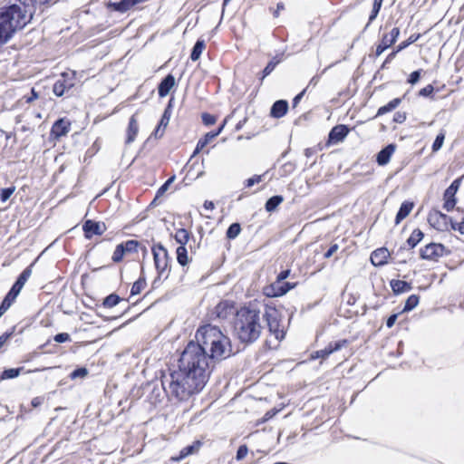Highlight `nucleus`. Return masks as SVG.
<instances>
[{
    "label": "nucleus",
    "instance_id": "f257e3e1",
    "mask_svg": "<svg viewBox=\"0 0 464 464\" xmlns=\"http://www.w3.org/2000/svg\"><path fill=\"white\" fill-rule=\"evenodd\" d=\"M210 362L208 352L190 341L180 354L178 370L161 378L167 395L183 401L201 392L210 374Z\"/></svg>",
    "mask_w": 464,
    "mask_h": 464
},
{
    "label": "nucleus",
    "instance_id": "f03ea898",
    "mask_svg": "<svg viewBox=\"0 0 464 464\" xmlns=\"http://www.w3.org/2000/svg\"><path fill=\"white\" fill-rule=\"evenodd\" d=\"M195 339V343L208 352V356L213 362L228 358L233 353L230 339L215 325L200 326L196 332Z\"/></svg>",
    "mask_w": 464,
    "mask_h": 464
},
{
    "label": "nucleus",
    "instance_id": "7ed1b4c3",
    "mask_svg": "<svg viewBox=\"0 0 464 464\" xmlns=\"http://www.w3.org/2000/svg\"><path fill=\"white\" fill-rule=\"evenodd\" d=\"M33 17V8L23 2L0 7V45L6 44Z\"/></svg>",
    "mask_w": 464,
    "mask_h": 464
},
{
    "label": "nucleus",
    "instance_id": "20e7f679",
    "mask_svg": "<svg viewBox=\"0 0 464 464\" xmlns=\"http://www.w3.org/2000/svg\"><path fill=\"white\" fill-rule=\"evenodd\" d=\"M261 312L253 305L241 307L236 314L234 332L246 344L255 343L261 334Z\"/></svg>",
    "mask_w": 464,
    "mask_h": 464
},
{
    "label": "nucleus",
    "instance_id": "39448f33",
    "mask_svg": "<svg viewBox=\"0 0 464 464\" xmlns=\"http://www.w3.org/2000/svg\"><path fill=\"white\" fill-rule=\"evenodd\" d=\"M262 316L266 322L270 334H273L276 340H283L285 338V331L284 326L281 324V313L275 307L266 305Z\"/></svg>",
    "mask_w": 464,
    "mask_h": 464
},
{
    "label": "nucleus",
    "instance_id": "423d86ee",
    "mask_svg": "<svg viewBox=\"0 0 464 464\" xmlns=\"http://www.w3.org/2000/svg\"><path fill=\"white\" fill-rule=\"evenodd\" d=\"M289 269L281 271L278 274L276 280L264 288V294L268 297H277L285 295L290 289L294 288L295 285V284L285 282V280L289 276Z\"/></svg>",
    "mask_w": 464,
    "mask_h": 464
},
{
    "label": "nucleus",
    "instance_id": "0eeeda50",
    "mask_svg": "<svg viewBox=\"0 0 464 464\" xmlns=\"http://www.w3.org/2000/svg\"><path fill=\"white\" fill-rule=\"evenodd\" d=\"M429 223L439 231H448L452 229L454 221L448 215L439 210H433L429 214Z\"/></svg>",
    "mask_w": 464,
    "mask_h": 464
},
{
    "label": "nucleus",
    "instance_id": "6e6552de",
    "mask_svg": "<svg viewBox=\"0 0 464 464\" xmlns=\"http://www.w3.org/2000/svg\"><path fill=\"white\" fill-rule=\"evenodd\" d=\"M152 254L156 269L160 276H161L169 265V254L168 250L160 243L152 246Z\"/></svg>",
    "mask_w": 464,
    "mask_h": 464
},
{
    "label": "nucleus",
    "instance_id": "1a4fd4ad",
    "mask_svg": "<svg viewBox=\"0 0 464 464\" xmlns=\"http://www.w3.org/2000/svg\"><path fill=\"white\" fill-rule=\"evenodd\" d=\"M74 86V78L69 77V73H62L53 86V92L57 97L67 93Z\"/></svg>",
    "mask_w": 464,
    "mask_h": 464
},
{
    "label": "nucleus",
    "instance_id": "9d476101",
    "mask_svg": "<svg viewBox=\"0 0 464 464\" xmlns=\"http://www.w3.org/2000/svg\"><path fill=\"white\" fill-rule=\"evenodd\" d=\"M82 229L84 237L87 239H91L94 235H102L106 230V226L104 223L88 219L83 223Z\"/></svg>",
    "mask_w": 464,
    "mask_h": 464
},
{
    "label": "nucleus",
    "instance_id": "9b49d317",
    "mask_svg": "<svg viewBox=\"0 0 464 464\" xmlns=\"http://www.w3.org/2000/svg\"><path fill=\"white\" fill-rule=\"evenodd\" d=\"M400 35V29L398 27H394L392 31L384 34L381 43L377 45L375 55L380 56L386 49L392 46Z\"/></svg>",
    "mask_w": 464,
    "mask_h": 464
},
{
    "label": "nucleus",
    "instance_id": "f8f14e48",
    "mask_svg": "<svg viewBox=\"0 0 464 464\" xmlns=\"http://www.w3.org/2000/svg\"><path fill=\"white\" fill-rule=\"evenodd\" d=\"M445 251V246L442 244L430 243L420 249V257L422 259H434L441 256Z\"/></svg>",
    "mask_w": 464,
    "mask_h": 464
},
{
    "label": "nucleus",
    "instance_id": "ddd939ff",
    "mask_svg": "<svg viewBox=\"0 0 464 464\" xmlns=\"http://www.w3.org/2000/svg\"><path fill=\"white\" fill-rule=\"evenodd\" d=\"M459 187V180H454L450 186L445 190L443 198H444V205L443 208L447 211H451L456 205V198L455 194L457 193Z\"/></svg>",
    "mask_w": 464,
    "mask_h": 464
},
{
    "label": "nucleus",
    "instance_id": "4468645a",
    "mask_svg": "<svg viewBox=\"0 0 464 464\" xmlns=\"http://www.w3.org/2000/svg\"><path fill=\"white\" fill-rule=\"evenodd\" d=\"M347 344H348V341L346 339L330 343L324 349L316 351L314 357L326 358L331 353L341 350L343 347L346 346Z\"/></svg>",
    "mask_w": 464,
    "mask_h": 464
},
{
    "label": "nucleus",
    "instance_id": "2eb2a0df",
    "mask_svg": "<svg viewBox=\"0 0 464 464\" xmlns=\"http://www.w3.org/2000/svg\"><path fill=\"white\" fill-rule=\"evenodd\" d=\"M349 128L346 125H336L329 132L328 140L330 143H338L348 135Z\"/></svg>",
    "mask_w": 464,
    "mask_h": 464
},
{
    "label": "nucleus",
    "instance_id": "dca6fc26",
    "mask_svg": "<svg viewBox=\"0 0 464 464\" xmlns=\"http://www.w3.org/2000/svg\"><path fill=\"white\" fill-rule=\"evenodd\" d=\"M225 124H226V121H224L223 124L217 130H213V131H209V132L206 133L205 136L198 141L196 149L194 150V155L198 153L208 143H210L216 137H218L221 133Z\"/></svg>",
    "mask_w": 464,
    "mask_h": 464
},
{
    "label": "nucleus",
    "instance_id": "f3484780",
    "mask_svg": "<svg viewBox=\"0 0 464 464\" xmlns=\"http://www.w3.org/2000/svg\"><path fill=\"white\" fill-rule=\"evenodd\" d=\"M390 252L386 247H381L374 250L371 255V262L374 266H382L387 264Z\"/></svg>",
    "mask_w": 464,
    "mask_h": 464
},
{
    "label": "nucleus",
    "instance_id": "a211bd4d",
    "mask_svg": "<svg viewBox=\"0 0 464 464\" xmlns=\"http://www.w3.org/2000/svg\"><path fill=\"white\" fill-rule=\"evenodd\" d=\"M395 150L396 146L394 144H389L386 147H384L378 152L376 156L377 163L380 166H385L386 164H388Z\"/></svg>",
    "mask_w": 464,
    "mask_h": 464
},
{
    "label": "nucleus",
    "instance_id": "6ab92c4d",
    "mask_svg": "<svg viewBox=\"0 0 464 464\" xmlns=\"http://www.w3.org/2000/svg\"><path fill=\"white\" fill-rule=\"evenodd\" d=\"M288 111V102L285 100H278L274 102L270 110V115L273 118L279 119L286 114Z\"/></svg>",
    "mask_w": 464,
    "mask_h": 464
},
{
    "label": "nucleus",
    "instance_id": "aec40b11",
    "mask_svg": "<svg viewBox=\"0 0 464 464\" xmlns=\"http://www.w3.org/2000/svg\"><path fill=\"white\" fill-rule=\"evenodd\" d=\"M175 85V77L172 74H168L163 80L160 82L158 86V93L160 97H165L169 94V91Z\"/></svg>",
    "mask_w": 464,
    "mask_h": 464
},
{
    "label": "nucleus",
    "instance_id": "412c9836",
    "mask_svg": "<svg viewBox=\"0 0 464 464\" xmlns=\"http://www.w3.org/2000/svg\"><path fill=\"white\" fill-rule=\"evenodd\" d=\"M69 130H70V123L63 119H59L58 121H56L53 123L52 130H51V133L54 137L59 138V137L66 135Z\"/></svg>",
    "mask_w": 464,
    "mask_h": 464
},
{
    "label": "nucleus",
    "instance_id": "4be33fe9",
    "mask_svg": "<svg viewBox=\"0 0 464 464\" xmlns=\"http://www.w3.org/2000/svg\"><path fill=\"white\" fill-rule=\"evenodd\" d=\"M202 443L199 441V440H196L194 441L191 445H188L186 447H184L180 451H179V456L177 457H172V459L174 461H179L185 458H187L188 456L189 455H192L194 453H197L200 447H201Z\"/></svg>",
    "mask_w": 464,
    "mask_h": 464
},
{
    "label": "nucleus",
    "instance_id": "5701e85b",
    "mask_svg": "<svg viewBox=\"0 0 464 464\" xmlns=\"http://www.w3.org/2000/svg\"><path fill=\"white\" fill-rule=\"evenodd\" d=\"M138 132H139V124H138V121L136 119V115H132L130 118L129 125H128V129H127V138H126V141H125L126 144L132 143L135 140Z\"/></svg>",
    "mask_w": 464,
    "mask_h": 464
},
{
    "label": "nucleus",
    "instance_id": "b1692460",
    "mask_svg": "<svg viewBox=\"0 0 464 464\" xmlns=\"http://www.w3.org/2000/svg\"><path fill=\"white\" fill-rule=\"evenodd\" d=\"M413 203L410 201H404L397 212L396 218H395V224H400L412 210L413 208Z\"/></svg>",
    "mask_w": 464,
    "mask_h": 464
},
{
    "label": "nucleus",
    "instance_id": "393cba45",
    "mask_svg": "<svg viewBox=\"0 0 464 464\" xmlns=\"http://www.w3.org/2000/svg\"><path fill=\"white\" fill-rule=\"evenodd\" d=\"M391 287L395 295L406 293L411 290V285L406 281L402 280H392Z\"/></svg>",
    "mask_w": 464,
    "mask_h": 464
},
{
    "label": "nucleus",
    "instance_id": "a878e982",
    "mask_svg": "<svg viewBox=\"0 0 464 464\" xmlns=\"http://www.w3.org/2000/svg\"><path fill=\"white\" fill-rule=\"evenodd\" d=\"M424 234L419 228H416L412 231L410 237L406 241V245L410 249L414 248L423 238Z\"/></svg>",
    "mask_w": 464,
    "mask_h": 464
},
{
    "label": "nucleus",
    "instance_id": "bb28decb",
    "mask_svg": "<svg viewBox=\"0 0 464 464\" xmlns=\"http://www.w3.org/2000/svg\"><path fill=\"white\" fill-rule=\"evenodd\" d=\"M401 102V98H395L393 100H392L391 102H389L386 105L384 106H382L378 109V111H377V114H376V117L378 116H382L387 112H390L392 111H393L394 109H396Z\"/></svg>",
    "mask_w": 464,
    "mask_h": 464
},
{
    "label": "nucleus",
    "instance_id": "cd10ccee",
    "mask_svg": "<svg viewBox=\"0 0 464 464\" xmlns=\"http://www.w3.org/2000/svg\"><path fill=\"white\" fill-rule=\"evenodd\" d=\"M284 201V198L280 195H276L268 198L266 202L265 208L267 212L275 211L277 207Z\"/></svg>",
    "mask_w": 464,
    "mask_h": 464
},
{
    "label": "nucleus",
    "instance_id": "c85d7f7f",
    "mask_svg": "<svg viewBox=\"0 0 464 464\" xmlns=\"http://www.w3.org/2000/svg\"><path fill=\"white\" fill-rule=\"evenodd\" d=\"M24 367L5 369L0 373V380L14 379L20 375Z\"/></svg>",
    "mask_w": 464,
    "mask_h": 464
},
{
    "label": "nucleus",
    "instance_id": "c756f323",
    "mask_svg": "<svg viewBox=\"0 0 464 464\" xmlns=\"http://www.w3.org/2000/svg\"><path fill=\"white\" fill-rule=\"evenodd\" d=\"M205 48V42L203 40H198L196 44H194L191 53H190V59L192 61H198Z\"/></svg>",
    "mask_w": 464,
    "mask_h": 464
},
{
    "label": "nucleus",
    "instance_id": "7c9ffc66",
    "mask_svg": "<svg viewBox=\"0 0 464 464\" xmlns=\"http://www.w3.org/2000/svg\"><path fill=\"white\" fill-rule=\"evenodd\" d=\"M189 232L187 229L179 228L176 231L174 238L180 246H186L189 240Z\"/></svg>",
    "mask_w": 464,
    "mask_h": 464
},
{
    "label": "nucleus",
    "instance_id": "2f4dec72",
    "mask_svg": "<svg viewBox=\"0 0 464 464\" xmlns=\"http://www.w3.org/2000/svg\"><path fill=\"white\" fill-rule=\"evenodd\" d=\"M178 263L184 266L188 263V251L186 246H179L176 250Z\"/></svg>",
    "mask_w": 464,
    "mask_h": 464
},
{
    "label": "nucleus",
    "instance_id": "473e14b6",
    "mask_svg": "<svg viewBox=\"0 0 464 464\" xmlns=\"http://www.w3.org/2000/svg\"><path fill=\"white\" fill-rule=\"evenodd\" d=\"M121 298L116 294H111L103 299L102 305L105 308H112L116 306Z\"/></svg>",
    "mask_w": 464,
    "mask_h": 464
},
{
    "label": "nucleus",
    "instance_id": "72a5a7b5",
    "mask_svg": "<svg viewBox=\"0 0 464 464\" xmlns=\"http://www.w3.org/2000/svg\"><path fill=\"white\" fill-rule=\"evenodd\" d=\"M420 297L417 295H410L404 304L402 312H410L413 310L419 304Z\"/></svg>",
    "mask_w": 464,
    "mask_h": 464
},
{
    "label": "nucleus",
    "instance_id": "f704fd0d",
    "mask_svg": "<svg viewBox=\"0 0 464 464\" xmlns=\"http://www.w3.org/2000/svg\"><path fill=\"white\" fill-rule=\"evenodd\" d=\"M241 231V227L239 223H232L226 233V236L228 239H235Z\"/></svg>",
    "mask_w": 464,
    "mask_h": 464
},
{
    "label": "nucleus",
    "instance_id": "c9c22d12",
    "mask_svg": "<svg viewBox=\"0 0 464 464\" xmlns=\"http://www.w3.org/2000/svg\"><path fill=\"white\" fill-rule=\"evenodd\" d=\"M146 286V280L144 277H140L131 286L130 295H139L142 289Z\"/></svg>",
    "mask_w": 464,
    "mask_h": 464
},
{
    "label": "nucleus",
    "instance_id": "e433bc0d",
    "mask_svg": "<svg viewBox=\"0 0 464 464\" xmlns=\"http://www.w3.org/2000/svg\"><path fill=\"white\" fill-rule=\"evenodd\" d=\"M33 266L34 263H32L30 266H28L18 276L16 279L17 282H20V284L24 286L27 280L30 278L32 272H33Z\"/></svg>",
    "mask_w": 464,
    "mask_h": 464
},
{
    "label": "nucleus",
    "instance_id": "4c0bfd02",
    "mask_svg": "<svg viewBox=\"0 0 464 464\" xmlns=\"http://www.w3.org/2000/svg\"><path fill=\"white\" fill-rule=\"evenodd\" d=\"M124 254H125V250L123 248V244L118 245L112 254V256H111L112 261L114 263L121 262L124 256Z\"/></svg>",
    "mask_w": 464,
    "mask_h": 464
},
{
    "label": "nucleus",
    "instance_id": "58836bf2",
    "mask_svg": "<svg viewBox=\"0 0 464 464\" xmlns=\"http://www.w3.org/2000/svg\"><path fill=\"white\" fill-rule=\"evenodd\" d=\"M123 244V248L125 250V253H135L138 251V247L140 246V243L137 240H128Z\"/></svg>",
    "mask_w": 464,
    "mask_h": 464
},
{
    "label": "nucleus",
    "instance_id": "ea45409f",
    "mask_svg": "<svg viewBox=\"0 0 464 464\" xmlns=\"http://www.w3.org/2000/svg\"><path fill=\"white\" fill-rule=\"evenodd\" d=\"M278 63V60L273 59L272 61H270L262 72L261 80H264L266 76H268L275 70L276 66Z\"/></svg>",
    "mask_w": 464,
    "mask_h": 464
},
{
    "label": "nucleus",
    "instance_id": "a19ab883",
    "mask_svg": "<svg viewBox=\"0 0 464 464\" xmlns=\"http://www.w3.org/2000/svg\"><path fill=\"white\" fill-rule=\"evenodd\" d=\"M14 190H15L14 187H9V188H3L1 190V194H0L1 201L2 202L7 201L10 198V197L12 196V194L14 192Z\"/></svg>",
    "mask_w": 464,
    "mask_h": 464
},
{
    "label": "nucleus",
    "instance_id": "79ce46f5",
    "mask_svg": "<svg viewBox=\"0 0 464 464\" xmlns=\"http://www.w3.org/2000/svg\"><path fill=\"white\" fill-rule=\"evenodd\" d=\"M175 176L170 177L168 179L163 185L160 186V188L158 189L156 198L161 197L169 188V185L174 181Z\"/></svg>",
    "mask_w": 464,
    "mask_h": 464
},
{
    "label": "nucleus",
    "instance_id": "37998d69",
    "mask_svg": "<svg viewBox=\"0 0 464 464\" xmlns=\"http://www.w3.org/2000/svg\"><path fill=\"white\" fill-rule=\"evenodd\" d=\"M382 0H374L373 1L372 14L369 17L370 22H372V20H374L376 18L378 13L380 12V9L382 7Z\"/></svg>",
    "mask_w": 464,
    "mask_h": 464
},
{
    "label": "nucleus",
    "instance_id": "c03bdc74",
    "mask_svg": "<svg viewBox=\"0 0 464 464\" xmlns=\"http://www.w3.org/2000/svg\"><path fill=\"white\" fill-rule=\"evenodd\" d=\"M444 139H445V136L443 133H440L437 135L435 140L433 141V144H432V150L433 151H437L439 150L442 145H443V142H444Z\"/></svg>",
    "mask_w": 464,
    "mask_h": 464
},
{
    "label": "nucleus",
    "instance_id": "a18cd8bd",
    "mask_svg": "<svg viewBox=\"0 0 464 464\" xmlns=\"http://www.w3.org/2000/svg\"><path fill=\"white\" fill-rule=\"evenodd\" d=\"M418 38H419V36H414V35L410 36L408 40L401 42V43L397 46V52H401V50L405 49V48H406V47H408L410 44H413L414 42H416Z\"/></svg>",
    "mask_w": 464,
    "mask_h": 464
},
{
    "label": "nucleus",
    "instance_id": "49530a36",
    "mask_svg": "<svg viewBox=\"0 0 464 464\" xmlns=\"http://www.w3.org/2000/svg\"><path fill=\"white\" fill-rule=\"evenodd\" d=\"M169 106L164 111V113L160 119V123H159L160 127H163V129H165L169 122L170 112L169 111Z\"/></svg>",
    "mask_w": 464,
    "mask_h": 464
},
{
    "label": "nucleus",
    "instance_id": "de8ad7c7",
    "mask_svg": "<svg viewBox=\"0 0 464 464\" xmlns=\"http://www.w3.org/2000/svg\"><path fill=\"white\" fill-rule=\"evenodd\" d=\"M88 374L86 368H78L72 372L70 377L72 379L82 378Z\"/></svg>",
    "mask_w": 464,
    "mask_h": 464
},
{
    "label": "nucleus",
    "instance_id": "09e8293b",
    "mask_svg": "<svg viewBox=\"0 0 464 464\" xmlns=\"http://www.w3.org/2000/svg\"><path fill=\"white\" fill-rule=\"evenodd\" d=\"M14 328L13 327L11 331L4 333L0 335V349L5 344V343L13 336L14 333Z\"/></svg>",
    "mask_w": 464,
    "mask_h": 464
},
{
    "label": "nucleus",
    "instance_id": "8fccbe9b",
    "mask_svg": "<svg viewBox=\"0 0 464 464\" xmlns=\"http://www.w3.org/2000/svg\"><path fill=\"white\" fill-rule=\"evenodd\" d=\"M420 74L421 70L412 72L408 78V82L411 83V85L416 84L420 81Z\"/></svg>",
    "mask_w": 464,
    "mask_h": 464
},
{
    "label": "nucleus",
    "instance_id": "3c124183",
    "mask_svg": "<svg viewBox=\"0 0 464 464\" xmlns=\"http://www.w3.org/2000/svg\"><path fill=\"white\" fill-rule=\"evenodd\" d=\"M262 175H255L245 181V186L250 188L262 181Z\"/></svg>",
    "mask_w": 464,
    "mask_h": 464
},
{
    "label": "nucleus",
    "instance_id": "603ef678",
    "mask_svg": "<svg viewBox=\"0 0 464 464\" xmlns=\"http://www.w3.org/2000/svg\"><path fill=\"white\" fill-rule=\"evenodd\" d=\"M216 121H217L216 117L212 114H209V113L202 114V121L207 126L213 125L216 122Z\"/></svg>",
    "mask_w": 464,
    "mask_h": 464
},
{
    "label": "nucleus",
    "instance_id": "864d4df0",
    "mask_svg": "<svg viewBox=\"0 0 464 464\" xmlns=\"http://www.w3.org/2000/svg\"><path fill=\"white\" fill-rule=\"evenodd\" d=\"M53 340L56 343H62L71 341V337H70V334L67 333H60V334H57L54 335Z\"/></svg>",
    "mask_w": 464,
    "mask_h": 464
},
{
    "label": "nucleus",
    "instance_id": "5fc2aeb1",
    "mask_svg": "<svg viewBox=\"0 0 464 464\" xmlns=\"http://www.w3.org/2000/svg\"><path fill=\"white\" fill-rule=\"evenodd\" d=\"M247 452H248V449H247L246 445L239 446V448L237 449V456H236L237 460L243 459L246 456Z\"/></svg>",
    "mask_w": 464,
    "mask_h": 464
},
{
    "label": "nucleus",
    "instance_id": "6e6d98bb",
    "mask_svg": "<svg viewBox=\"0 0 464 464\" xmlns=\"http://www.w3.org/2000/svg\"><path fill=\"white\" fill-rule=\"evenodd\" d=\"M433 91L434 87L431 84H428L427 86L420 90L419 95L423 97H429L430 95L432 94Z\"/></svg>",
    "mask_w": 464,
    "mask_h": 464
},
{
    "label": "nucleus",
    "instance_id": "4d7b16f0",
    "mask_svg": "<svg viewBox=\"0 0 464 464\" xmlns=\"http://www.w3.org/2000/svg\"><path fill=\"white\" fill-rule=\"evenodd\" d=\"M452 230H457L460 234L464 235V217L460 222H454V225H452Z\"/></svg>",
    "mask_w": 464,
    "mask_h": 464
},
{
    "label": "nucleus",
    "instance_id": "13d9d810",
    "mask_svg": "<svg viewBox=\"0 0 464 464\" xmlns=\"http://www.w3.org/2000/svg\"><path fill=\"white\" fill-rule=\"evenodd\" d=\"M338 249L339 246L337 244H333L329 247V249L324 253V258H330Z\"/></svg>",
    "mask_w": 464,
    "mask_h": 464
},
{
    "label": "nucleus",
    "instance_id": "bf43d9fd",
    "mask_svg": "<svg viewBox=\"0 0 464 464\" xmlns=\"http://www.w3.org/2000/svg\"><path fill=\"white\" fill-rule=\"evenodd\" d=\"M406 120V114L404 112L397 111L394 114L393 121L397 123H402Z\"/></svg>",
    "mask_w": 464,
    "mask_h": 464
},
{
    "label": "nucleus",
    "instance_id": "052dcab7",
    "mask_svg": "<svg viewBox=\"0 0 464 464\" xmlns=\"http://www.w3.org/2000/svg\"><path fill=\"white\" fill-rule=\"evenodd\" d=\"M23 287L24 286L20 284V282L15 281L9 291H11L12 294H16L18 295Z\"/></svg>",
    "mask_w": 464,
    "mask_h": 464
},
{
    "label": "nucleus",
    "instance_id": "680f3d73",
    "mask_svg": "<svg viewBox=\"0 0 464 464\" xmlns=\"http://www.w3.org/2000/svg\"><path fill=\"white\" fill-rule=\"evenodd\" d=\"M397 317H398L397 314H393L390 315L386 321V326L388 328H392L394 325V324L397 320Z\"/></svg>",
    "mask_w": 464,
    "mask_h": 464
},
{
    "label": "nucleus",
    "instance_id": "e2e57ef3",
    "mask_svg": "<svg viewBox=\"0 0 464 464\" xmlns=\"http://www.w3.org/2000/svg\"><path fill=\"white\" fill-rule=\"evenodd\" d=\"M398 53H399V52H397V49H396V50L392 51L391 53H389V54H388V56L386 57V59H385V61H384V63H383V64H382V68H384V67H385V65H386L388 63L392 62V61L395 58V56H396V54H397Z\"/></svg>",
    "mask_w": 464,
    "mask_h": 464
},
{
    "label": "nucleus",
    "instance_id": "0e129e2a",
    "mask_svg": "<svg viewBox=\"0 0 464 464\" xmlns=\"http://www.w3.org/2000/svg\"><path fill=\"white\" fill-rule=\"evenodd\" d=\"M17 296L18 295L16 294H12V292L9 291L7 295L5 296L4 300L7 301V303H10V304L12 305V304L14 302Z\"/></svg>",
    "mask_w": 464,
    "mask_h": 464
},
{
    "label": "nucleus",
    "instance_id": "69168bd1",
    "mask_svg": "<svg viewBox=\"0 0 464 464\" xmlns=\"http://www.w3.org/2000/svg\"><path fill=\"white\" fill-rule=\"evenodd\" d=\"M306 89L303 90L300 93H298L294 99H293V107H296L297 104L300 102L301 99L303 98Z\"/></svg>",
    "mask_w": 464,
    "mask_h": 464
},
{
    "label": "nucleus",
    "instance_id": "338daca9",
    "mask_svg": "<svg viewBox=\"0 0 464 464\" xmlns=\"http://www.w3.org/2000/svg\"><path fill=\"white\" fill-rule=\"evenodd\" d=\"M42 402H43V399H42V398H40V397H35V398H34V399L32 400L31 404H32V406H33V407L36 408V407H38L39 405H41V404H42Z\"/></svg>",
    "mask_w": 464,
    "mask_h": 464
},
{
    "label": "nucleus",
    "instance_id": "774afa93",
    "mask_svg": "<svg viewBox=\"0 0 464 464\" xmlns=\"http://www.w3.org/2000/svg\"><path fill=\"white\" fill-rule=\"evenodd\" d=\"M164 130L163 127H160V125L157 126L155 131H154V136L155 138H160L163 135V132H164Z\"/></svg>",
    "mask_w": 464,
    "mask_h": 464
}]
</instances>
